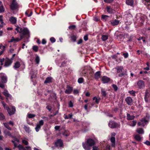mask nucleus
Masks as SVG:
<instances>
[{"label":"nucleus","mask_w":150,"mask_h":150,"mask_svg":"<svg viewBox=\"0 0 150 150\" xmlns=\"http://www.w3.org/2000/svg\"><path fill=\"white\" fill-rule=\"evenodd\" d=\"M15 30L17 31V33H20V38H14L13 37H12L10 40L8 41V42H18L24 38L25 35H28L29 34V31L27 28H21L17 26Z\"/></svg>","instance_id":"f257e3e1"},{"label":"nucleus","mask_w":150,"mask_h":150,"mask_svg":"<svg viewBox=\"0 0 150 150\" xmlns=\"http://www.w3.org/2000/svg\"><path fill=\"white\" fill-rule=\"evenodd\" d=\"M95 144L94 140L92 139H88L85 142H83L82 146L85 150H90L91 147Z\"/></svg>","instance_id":"f03ea898"},{"label":"nucleus","mask_w":150,"mask_h":150,"mask_svg":"<svg viewBox=\"0 0 150 150\" xmlns=\"http://www.w3.org/2000/svg\"><path fill=\"white\" fill-rule=\"evenodd\" d=\"M2 104L5 109L7 110L8 113L10 115L13 114L16 111V109L15 107L13 106L12 108L11 109L8 108L7 104H6L4 101H1Z\"/></svg>","instance_id":"7ed1b4c3"},{"label":"nucleus","mask_w":150,"mask_h":150,"mask_svg":"<svg viewBox=\"0 0 150 150\" xmlns=\"http://www.w3.org/2000/svg\"><path fill=\"white\" fill-rule=\"evenodd\" d=\"M7 81L6 75L4 73H0V87L4 88V85L2 83H6Z\"/></svg>","instance_id":"20e7f679"},{"label":"nucleus","mask_w":150,"mask_h":150,"mask_svg":"<svg viewBox=\"0 0 150 150\" xmlns=\"http://www.w3.org/2000/svg\"><path fill=\"white\" fill-rule=\"evenodd\" d=\"M148 122V118L147 117H144L138 123L139 126H144Z\"/></svg>","instance_id":"39448f33"},{"label":"nucleus","mask_w":150,"mask_h":150,"mask_svg":"<svg viewBox=\"0 0 150 150\" xmlns=\"http://www.w3.org/2000/svg\"><path fill=\"white\" fill-rule=\"evenodd\" d=\"M14 139L15 141L12 140V142H13L14 144V149H15V148L16 147H18L19 149L20 150H24V149L23 147V146L21 145H17V144L15 142L16 141L17 142H19V140L17 139L16 138H15Z\"/></svg>","instance_id":"423d86ee"},{"label":"nucleus","mask_w":150,"mask_h":150,"mask_svg":"<svg viewBox=\"0 0 150 150\" xmlns=\"http://www.w3.org/2000/svg\"><path fill=\"white\" fill-rule=\"evenodd\" d=\"M44 123L43 120H41L37 123L36 127L35 128V130L37 132H38L41 128V127L42 126Z\"/></svg>","instance_id":"0eeeda50"},{"label":"nucleus","mask_w":150,"mask_h":150,"mask_svg":"<svg viewBox=\"0 0 150 150\" xmlns=\"http://www.w3.org/2000/svg\"><path fill=\"white\" fill-rule=\"evenodd\" d=\"M18 7V5L16 1V0H13L12 3L10 6L11 9L14 10L17 9Z\"/></svg>","instance_id":"6e6552de"},{"label":"nucleus","mask_w":150,"mask_h":150,"mask_svg":"<svg viewBox=\"0 0 150 150\" xmlns=\"http://www.w3.org/2000/svg\"><path fill=\"white\" fill-rule=\"evenodd\" d=\"M137 86L140 88H142L145 87V82L142 80L139 81L137 83Z\"/></svg>","instance_id":"1a4fd4ad"},{"label":"nucleus","mask_w":150,"mask_h":150,"mask_svg":"<svg viewBox=\"0 0 150 150\" xmlns=\"http://www.w3.org/2000/svg\"><path fill=\"white\" fill-rule=\"evenodd\" d=\"M3 94L5 96L8 100V99H11V96L8 93V91L6 89L4 90V91L2 92Z\"/></svg>","instance_id":"9d476101"},{"label":"nucleus","mask_w":150,"mask_h":150,"mask_svg":"<svg viewBox=\"0 0 150 150\" xmlns=\"http://www.w3.org/2000/svg\"><path fill=\"white\" fill-rule=\"evenodd\" d=\"M123 69V68L122 66H117L115 68L113 69L112 70L114 71H117V73H120L122 72Z\"/></svg>","instance_id":"9b49d317"},{"label":"nucleus","mask_w":150,"mask_h":150,"mask_svg":"<svg viewBox=\"0 0 150 150\" xmlns=\"http://www.w3.org/2000/svg\"><path fill=\"white\" fill-rule=\"evenodd\" d=\"M108 126L111 128H114L117 126L118 125L114 122L110 121L108 123Z\"/></svg>","instance_id":"f8f14e48"},{"label":"nucleus","mask_w":150,"mask_h":150,"mask_svg":"<svg viewBox=\"0 0 150 150\" xmlns=\"http://www.w3.org/2000/svg\"><path fill=\"white\" fill-rule=\"evenodd\" d=\"M55 145L58 147H62L63 146V143L61 139H58L55 143Z\"/></svg>","instance_id":"ddd939ff"},{"label":"nucleus","mask_w":150,"mask_h":150,"mask_svg":"<svg viewBox=\"0 0 150 150\" xmlns=\"http://www.w3.org/2000/svg\"><path fill=\"white\" fill-rule=\"evenodd\" d=\"M5 63L4 66L5 67H8L10 65L12 62V61L8 58H6L5 59Z\"/></svg>","instance_id":"4468645a"},{"label":"nucleus","mask_w":150,"mask_h":150,"mask_svg":"<svg viewBox=\"0 0 150 150\" xmlns=\"http://www.w3.org/2000/svg\"><path fill=\"white\" fill-rule=\"evenodd\" d=\"M107 11L109 13H114L115 11L113 10L110 6H107L106 7Z\"/></svg>","instance_id":"2eb2a0df"},{"label":"nucleus","mask_w":150,"mask_h":150,"mask_svg":"<svg viewBox=\"0 0 150 150\" xmlns=\"http://www.w3.org/2000/svg\"><path fill=\"white\" fill-rule=\"evenodd\" d=\"M72 91V88L70 86L68 85L67 87V89L65 91V92L67 94H69L71 93Z\"/></svg>","instance_id":"dca6fc26"},{"label":"nucleus","mask_w":150,"mask_h":150,"mask_svg":"<svg viewBox=\"0 0 150 150\" xmlns=\"http://www.w3.org/2000/svg\"><path fill=\"white\" fill-rule=\"evenodd\" d=\"M9 21L11 23L13 24H15L16 23L17 18L13 16H11L9 18Z\"/></svg>","instance_id":"f3484780"},{"label":"nucleus","mask_w":150,"mask_h":150,"mask_svg":"<svg viewBox=\"0 0 150 150\" xmlns=\"http://www.w3.org/2000/svg\"><path fill=\"white\" fill-rule=\"evenodd\" d=\"M125 101L129 105H131L132 104L133 100L130 97H127L125 99Z\"/></svg>","instance_id":"a211bd4d"},{"label":"nucleus","mask_w":150,"mask_h":150,"mask_svg":"<svg viewBox=\"0 0 150 150\" xmlns=\"http://www.w3.org/2000/svg\"><path fill=\"white\" fill-rule=\"evenodd\" d=\"M110 80V79L105 76H103L102 78V81L104 83L108 82Z\"/></svg>","instance_id":"6ab92c4d"},{"label":"nucleus","mask_w":150,"mask_h":150,"mask_svg":"<svg viewBox=\"0 0 150 150\" xmlns=\"http://www.w3.org/2000/svg\"><path fill=\"white\" fill-rule=\"evenodd\" d=\"M23 62L21 61L20 62L17 61L15 62L14 64V67L15 69L18 68L22 64Z\"/></svg>","instance_id":"aec40b11"},{"label":"nucleus","mask_w":150,"mask_h":150,"mask_svg":"<svg viewBox=\"0 0 150 150\" xmlns=\"http://www.w3.org/2000/svg\"><path fill=\"white\" fill-rule=\"evenodd\" d=\"M110 23L112 25H115L118 24L119 23V21L116 19H114L111 20L110 21Z\"/></svg>","instance_id":"412c9836"},{"label":"nucleus","mask_w":150,"mask_h":150,"mask_svg":"<svg viewBox=\"0 0 150 150\" xmlns=\"http://www.w3.org/2000/svg\"><path fill=\"white\" fill-rule=\"evenodd\" d=\"M37 74L36 71H31L30 72V74L31 75V76L32 79L35 78Z\"/></svg>","instance_id":"4be33fe9"},{"label":"nucleus","mask_w":150,"mask_h":150,"mask_svg":"<svg viewBox=\"0 0 150 150\" xmlns=\"http://www.w3.org/2000/svg\"><path fill=\"white\" fill-rule=\"evenodd\" d=\"M52 81V78L51 77H48L46 78L44 82L45 83H50Z\"/></svg>","instance_id":"5701e85b"},{"label":"nucleus","mask_w":150,"mask_h":150,"mask_svg":"<svg viewBox=\"0 0 150 150\" xmlns=\"http://www.w3.org/2000/svg\"><path fill=\"white\" fill-rule=\"evenodd\" d=\"M134 1L133 0H127L126 3L128 5L132 6L134 4Z\"/></svg>","instance_id":"b1692460"},{"label":"nucleus","mask_w":150,"mask_h":150,"mask_svg":"<svg viewBox=\"0 0 150 150\" xmlns=\"http://www.w3.org/2000/svg\"><path fill=\"white\" fill-rule=\"evenodd\" d=\"M110 140L112 142V146L114 147L115 145V138L114 137H112L111 138Z\"/></svg>","instance_id":"393cba45"},{"label":"nucleus","mask_w":150,"mask_h":150,"mask_svg":"<svg viewBox=\"0 0 150 150\" xmlns=\"http://www.w3.org/2000/svg\"><path fill=\"white\" fill-rule=\"evenodd\" d=\"M0 22L1 23V25H0V27H2L5 23L3 21V16L1 15L0 16Z\"/></svg>","instance_id":"a878e982"},{"label":"nucleus","mask_w":150,"mask_h":150,"mask_svg":"<svg viewBox=\"0 0 150 150\" xmlns=\"http://www.w3.org/2000/svg\"><path fill=\"white\" fill-rule=\"evenodd\" d=\"M134 138L137 141H140L142 139V137H141L139 135L137 134L135 136Z\"/></svg>","instance_id":"bb28decb"},{"label":"nucleus","mask_w":150,"mask_h":150,"mask_svg":"<svg viewBox=\"0 0 150 150\" xmlns=\"http://www.w3.org/2000/svg\"><path fill=\"white\" fill-rule=\"evenodd\" d=\"M4 11V9L2 2L0 1V13H2Z\"/></svg>","instance_id":"cd10ccee"},{"label":"nucleus","mask_w":150,"mask_h":150,"mask_svg":"<svg viewBox=\"0 0 150 150\" xmlns=\"http://www.w3.org/2000/svg\"><path fill=\"white\" fill-rule=\"evenodd\" d=\"M93 100H95V102L96 103L98 104L100 101V98L99 97H94L93 98Z\"/></svg>","instance_id":"c85d7f7f"},{"label":"nucleus","mask_w":150,"mask_h":150,"mask_svg":"<svg viewBox=\"0 0 150 150\" xmlns=\"http://www.w3.org/2000/svg\"><path fill=\"white\" fill-rule=\"evenodd\" d=\"M100 71H97L95 74V78L96 79L99 78L100 77Z\"/></svg>","instance_id":"c756f323"},{"label":"nucleus","mask_w":150,"mask_h":150,"mask_svg":"<svg viewBox=\"0 0 150 150\" xmlns=\"http://www.w3.org/2000/svg\"><path fill=\"white\" fill-rule=\"evenodd\" d=\"M134 118L133 115H130L129 114H127V118L128 120H132Z\"/></svg>","instance_id":"7c9ffc66"},{"label":"nucleus","mask_w":150,"mask_h":150,"mask_svg":"<svg viewBox=\"0 0 150 150\" xmlns=\"http://www.w3.org/2000/svg\"><path fill=\"white\" fill-rule=\"evenodd\" d=\"M137 131L140 134H143L144 133V131L143 129L142 128H138L137 129Z\"/></svg>","instance_id":"2f4dec72"},{"label":"nucleus","mask_w":150,"mask_h":150,"mask_svg":"<svg viewBox=\"0 0 150 150\" xmlns=\"http://www.w3.org/2000/svg\"><path fill=\"white\" fill-rule=\"evenodd\" d=\"M101 38L103 41H105L108 39V36L107 35H103Z\"/></svg>","instance_id":"473e14b6"},{"label":"nucleus","mask_w":150,"mask_h":150,"mask_svg":"<svg viewBox=\"0 0 150 150\" xmlns=\"http://www.w3.org/2000/svg\"><path fill=\"white\" fill-rule=\"evenodd\" d=\"M4 133L5 134V135L6 136H11V134L10 132L7 130H5L4 132Z\"/></svg>","instance_id":"72a5a7b5"},{"label":"nucleus","mask_w":150,"mask_h":150,"mask_svg":"<svg viewBox=\"0 0 150 150\" xmlns=\"http://www.w3.org/2000/svg\"><path fill=\"white\" fill-rule=\"evenodd\" d=\"M4 125L5 126V127H6V128H7L9 130L11 129V128L9 127L8 126V123H3Z\"/></svg>","instance_id":"f704fd0d"},{"label":"nucleus","mask_w":150,"mask_h":150,"mask_svg":"<svg viewBox=\"0 0 150 150\" xmlns=\"http://www.w3.org/2000/svg\"><path fill=\"white\" fill-rule=\"evenodd\" d=\"M136 122L135 121H132L131 122L129 123V125L131 126H134L136 124Z\"/></svg>","instance_id":"c9c22d12"},{"label":"nucleus","mask_w":150,"mask_h":150,"mask_svg":"<svg viewBox=\"0 0 150 150\" xmlns=\"http://www.w3.org/2000/svg\"><path fill=\"white\" fill-rule=\"evenodd\" d=\"M35 116V115L34 114H28L27 115V117L29 118H32Z\"/></svg>","instance_id":"e433bc0d"},{"label":"nucleus","mask_w":150,"mask_h":150,"mask_svg":"<svg viewBox=\"0 0 150 150\" xmlns=\"http://www.w3.org/2000/svg\"><path fill=\"white\" fill-rule=\"evenodd\" d=\"M40 61V58L38 56H37L35 59V61L37 64H38Z\"/></svg>","instance_id":"4c0bfd02"},{"label":"nucleus","mask_w":150,"mask_h":150,"mask_svg":"<svg viewBox=\"0 0 150 150\" xmlns=\"http://www.w3.org/2000/svg\"><path fill=\"white\" fill-rule=\"evenodd\" d=\"M86 72V71L85 69H83L81 71V75L84 76L85 75Z\"/></svg>","instance_id":"58836bf2"},{"label":"nucleus","mask_w":150,"mask_h":150,"mask_svg":"<svg viewBox=\"0 0 150 150\" xmlns=\"http://www.w3.org/2000/svg\"><path fill=\"white\" fill-rule=\"evenodd\" d=\"M108 17V16L107 15H102V18L104 21H106Z\"/></svg>","instance_id":"ea45409f"},{"label":"nucleus","mask_w":150,"mask_h":150,"mask_svg":"<svg viewBox=\"0 0 150 150\" xmlns=\"http://www.w3.org/2000/svg\"><path fill=\"white\" fill-rule=\"evenodd\" d=\"M129 92L130 93V94L132 95V96H135V92L134 91H129Z\"/></svg>","instance_id":"a19ab883"},{"label":"nucleus","mask_w":150,"mask_h":150,"mask_svg":"<svg viewBox=\"0 0 150 150\" xmlns=\"http://www.w3.org/2000/svg\"><path fill=\"white\" fill-rule=\"evenodd\" d=\"M5 118V117L2 113H0V120H2Z\"/></svg>","instance_id":"79ce46f5"},{"label":"nucleus","mask_w":150,"mask_h":150,"mask_svg":"<svg viewBox=\"0 0 150 150\" xmlns=\"http://www.w3.org/2000/svg\"><path fill=\"white\" fill-rule=\"evenodd\" d=\"M33 50L35 52H37L38 50V47L36 46H34L33 47Z\"/></svg>","instance_id":"37998d69"},{"label":"nucleus","mask_w":150,"mask_h":150,"mask_svg":"<svg viewBox=\"0 0 150 150\" xmlns=\"http://www.w3.org/2000/svg\"><path fill=\"white\" fill-rule=\"evenodd\" d=\"M83 81V79L82 78H79L78 80V82L79 83H81Z\"/></svg>","instance_id":"c03bdc74"},{"label":"nucleus","mask_w":150,"mask_h":150,"mask_svg":"<svg viewBox=\"0 0 150 150\" xmlns=\"http://www.w3.org/2000/svg\"><path fill=\"white\" fill-rule=\"evenodd\" d=\"M23 143L25 145H27L28 144V142L27 141L25 140H23L22 141Z\"/></svg>","instance_id":"a18cd8bd"},{"label":"nucleus","mask_w":150,"mask_h":150,"mask_svg":"<svg viewBox=\"0 0 150 150\" xmlns=\"http://www.w3.org/2000/svg\"><path fill=\"white\" fill-rule=\"evenodd\" d=\"M104 1L106 3H110L112 2L113 0H104Z\"/></svg>","instance_id":"49530a36"},{"label":"nucleus","mask_w":150,"mask_h":150,"mask_svg":"<svg viewBox=\"0 0 150 150\" xmlns=\"http://www.w3.org/2000/svg\"><path fill=\"white\" fill-rule=\"evenodd\" d=\"M105 150H111L110 149V146L109 145H107L106 146Z\"/></svg>","instance_id":"de8ad7c7"},{"label":"nucleus","mask_w":150,"mask_h":150,"mask_svg":"<svg viewBox=\"0 0 150 150\" xmlns=\"http://www.w3.org/2000/svg\"><path fill=\"white\" fill-rule=\"evenodd\" d=\"M75 26L74 25H71L69 27V28L71 29H73L75 28Z\"/></svg>","instance_id":"09e8293b"},{"label":"nucleus","mask_w":150,"mask_h":150,"mask_svg":"<svg viewBox=\"0 0 150 150\" xmlns=\"http://www.w3.org/2000/svg\"><path fill=\"white\" fill-rule=\"evenodd\" d=\"M69 106L70 107H72L73 106V103L71 101H70L69 103Z\"/></svg>","instance_id":"8fccbe9b"},{"label":"nucleus","mask_w":150,"mask_h":150,"mask_svg":"<svg viewBox=\"0 0 150 150\" xmlns=\"http://www.w3.org/2000/svg\"><path fill=\"white\" fill-rule=\"evenodd\" d=\"M71 39L74 41H75L76 39V37L75 36L73 35L71 37Z\"/></svg>","instance_id":"3c124183"},{"label":"nucleus","mask_w":150,"mask_h":150,"mask_svg":"<svg viewBox=\"0 0 150 150\" xmlns=\"http://www.w3.org/2000/svg\"><path fill=\"white\" fill-rule=\"evenodd\" d=\"M24 129L26 132H29V128L28 127L26 126H25L24 127Z\"/></svg>","instance_id":"603ef678"},{"label":"nucleus","mask_w":150,"mask_h":150,"mask_svg":"<svg viewBox=\"0 0 150 150\" xmlns=\"http://www.w3.org/2000/svg\"><path fill=\"white\" fill-rule=\"evenodd\" d=\"M50 41L52 42H54L55 41V39L53 37L51 38H50Z\"/></svg>","instance_id":"864d4df0"},{"label":"nucleus","mask_w":150,"mask_h":150,"mask_svg":"<svg viewBox=\"0 0 150 150\" xmlns=\"http://www.w3.org/2000/svg\"><path fill=\"white\" fill-rule=\"evenodd\" d=\"M123 55L125 58H127L128 57V53H124L123 54Z\"/></svg>","instance_id":"5fc2aeb1"},{"label":"nucleus","mask_w":150,"mask_h":150,"mask_svg":"<svg viewBox=\"0 0 150 150\" xmlns=\"http://www.w3.org/2000/svg\"><path fill=\"white\" fill-rule=\"evenodd\" d=\"M113 87L115 91H116L117 89V87L115 85H113L112 86Z\"/></svg>","instance_id":"6e6d98bb"},{"label":"nucleus","mask_w":150,"mask_h":150,"mask_svg":"<svg viewBox=\"0 0 150 150\" xmlns=\"http://www.w3.org/2000/svg\"><path fill=\"white\" fill-rule=\"evenodd\" d=\"M5 59L3 58L0 59V62L1 63V64L2 65L3 64V62H4Z\"/></svg>","instance_id":"4d7b16f0"},{"label":"nucleus","mask_w":150,"mask_h":150,"mask_svg":"<svg viewBox=\"0 0 150 150\" xmlns=\"http://www.w3.org/2000/svg\"><path fill=\"white\" fill-rule=\"evenodd\" d=\"M147 92H146V94H145V100L146 102H147V98L148 97L147 96Z\"/></svg>","instance_id":"13d9d810"},{"label":"nucleus","mask_w":150,"mask_h":150,"mask_svg":"<svg viewBox=\"0 0 150 150\" xmlns=\"http://www.w3.org/2000/svg\"><path fill=\"white\" fill-rule=\"evenodd\" d=\"M99 149L96 146H94L93 147L92 150H98Z\"/></svg>","instance_id":"bf43d9fd"},{"label":"nucleus","mask_w":150,"mask_h":150,"mask_svg":"<svg viewBox=\"0 0 150 150\" xmlns=\"http://www.w3.org/2000/svg\"><path fill=\"white\" fill-rule=\"evenodd\" d=\"M79 92L76 89L74 91V93L75 94H76L78 93Z\"/></svg>","instance_id":"052dcab7"},{"label":"nucleus","mask_w":150,"mask_h":150,"mask_svg":"<svg viewBox=\"0 0 150 150\" xmlns=\"http://www.w3.org/2000/svg\"><path fill=\"white\" fill-rule=\"evenodd\" d=\"M144 143L148 145H150V142L148 141H146L145 142H144Z\"/></svg>","instance_id":"680f3d73"},{"label":"nucleus","mask_w":150,"mask_h":150,"mask_svg":"<svg viewBox=\"0 0 150 150\" xmlns=\"http://www.w3.org/2000/svg\"><path fill=\"white\" fill-rule=\"evenodd\" d=\"M8 124L10 125H11L12 126H13V125H14L13 122L11 121H10L8 123Z\"/></svg>","instance_id":"e2e57ef3"},{"label":"nucleus","mask_w":150,"mask_h":150,"mask_svg":"<svg viewBox=\"0 0 150 150\" xmlns=\"http://www.w3.org/2000/svg\"><path fill=\"white\" fill-rule=\"evenodd\" d=\"M84 39L85 41H87L88 40V36L87 35H85L84 37Z\"/></svg>","instance_id":"0e129e2a"},{"label":"nucleus","mask_w":150,"mask_h":150,"mask_svg":"<svg viewBox=\"0 0 150 150\" xmlns=\"http://www.w3.org/2000/svg\"><path fill=\"white\" fill-rule=\"evenodd\" d=\"M82 42V40L81 39H80L77 42V44H81Z\"/></svg>","instance_id":"69168bd1"},{"label":"nucleus","mask_w":150,"mask_h":150,"mask_svg":"<svg viewBox=\"0 0 150 150\" xmlns=\"http://www.w3.org/2000/svg\"><path fill=\"white\" fill-rule=\"evenodd\" d=\"M59 127H60L59 126H55L54 128L56 130H59Z\"/></svg>","instance_id":"338daca9"},{"label":"nucleus","mask_w":150,"mask_h":150,"mask_svg":"<svg viewBox=\"0 0 150 150\" xmlns=\"http://www.w3.org/2000/svg\"><path fill=\"white\" fill-rule=\"evenodd\" d=\"M101 92H102V94L103 95H104V96H105V95H106V94H105V92L103 90V89H102V90H101Z\"/></svg>","instance_id":"774afa93"}]
</instances>
